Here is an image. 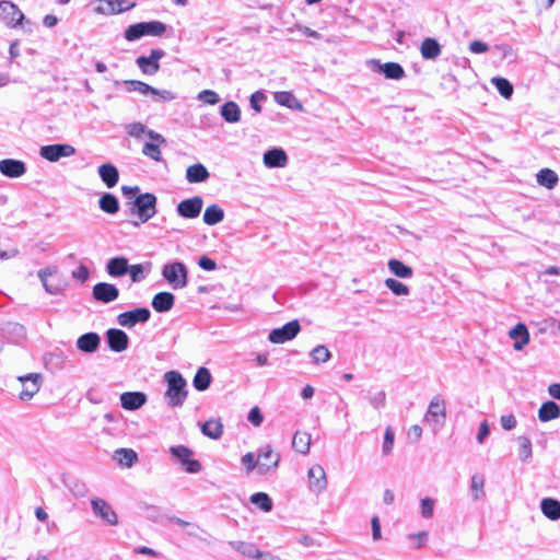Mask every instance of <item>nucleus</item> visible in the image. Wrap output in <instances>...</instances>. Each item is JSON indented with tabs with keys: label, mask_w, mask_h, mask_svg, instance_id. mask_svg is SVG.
<instances>
[{
	"label": "nucleus",
	"mask_w": 560,
	"mask_h": 560,
	"mask_svg": "<svg viewBox=\"0 0 560 560\" xmlns=\"http://www.w3.org/2000/svg\"><path fill=\"white\" fill-rule=\"evenodd\" d=\"M560 417V407L553 400L545 401L538 410V419L547 422Z\"/></svg>",
	"instance_id": "33"
},
{
	"label": "nucleus",
	"mask_w": 560,
	"mask_h": 560,
	"mask_svg": "<svg viewBox=\"0 0 560 560\" xmlns=\"http://www.w3.org/2000/svg\"><path fill=\"white\" fill-rule=\"evenodd\" d=\"M288 163V155L281 148H272L264 153V164L268 168L284 167Z\"/></svg>",
	"instance_id": "23"
},
{
	"label": "nucleus",
	"mask_w": 560,
	"mask_h": 560,
	"mask_svg": "<svg viewBox=\"0 0 560 560\" xmlns=\"http://www.w3.org/2000/svg\"><path fill=\"white\" fill-rule=\"evenodd\" d=\"M108 348L114 352H122L129 346L128 335L118 328H109L105 334Z\"/></svg>",
	"instance_id": "18"
},
{
	"label": "nucleus",
	"mask_w": 560,
	"mask_h": 560,
	"mask_svg": "<svg viewBox=\"0 0 560 560\" xmlns=\"http://www.w3.org/2000/svg\"><path fill=\"white\" fill-rule=\"evenodd\" d=\"M156 202L158 198L154 194H139L133 201L129 202V213L136 214L140 223H145L156 214Z\"/></svg>",
	"instance_id": "2"
},
{
	"label": "nucleus",
	"mask_w": 560,
	"mask_h": 560,
	"mask_svg": "<svg viewBox=\"0 0 560 560\" xmlns=\"http://www.w3.org/2000/svg\"><path fill=\"white\" fill-rule=\"evenodd\" d=\"M275 98L280 105L289 108H293L294 104H298V100L290 92L276 93Z\"/></svg>",
	"instance_id": "56"
},
{
	"label": "nucleus",
	"mask_w": 560,
	"mask_h": 560,
	"mask_svg": "<svg viewBox=\"0 0 560 560\" xmlns=\"http://www.w3.org/2000/svg\"><path fill=\"white\" fill-rule=\"evenodd\" d=\"M421 515L424 518H431L434 512V500L431 498H424L421 500Z\"/></svg>",
	"instance_id": "58"
},
{
	"label": "nucleus",
	"mask_w": 560,
	"mask_h": 560,
	"mask_svg": "<svg viewBox=\"0 0 560 560\" xmlns=\"http://www.w3.org/2000/svg\"><path fill=\"white\" fill-rule=\"evenodd\" d=\"M39 374H28L26 376L20 377V381L23 383L24 388L20 393V398L22 400H30L39 389Z\"/></svg>",
	"instance_id": "26"
},
{
	"label": "nucleus",
	"mask_w": 560,
	"mask_h": 560,
	"mask_svg": "<svg viewBox=\"0 0 560 560\" xmlns=\"http://www.w3.org/2000/svg\"><path fill=\"white\" fill-rule=\"evenodd\" d=\"M518 443L517 456L522 463L530 462L533 457V444L529 438L521 435L516 439Z\"/></svg>",
	"instance_id": "41"
},
{
	"label": "nucleus",
	"mask_w": 560,
	"mask_h": 560,
	"mask_svg": "<svg viewBox=\"0 0 560 560\" xmlns=\"http://www.w3.org/2000/svg\"><path fill=\"white\" fill-rule=\"evenodd\" d=\"M93 299L103 304L114 302L119 296V290L115 284L98 282L92 289Z\"/></svg>",
	"instance_id": "14"
},
{
	"label": "nucleus",
	"mask_w": 560,
	"mask_h": 560,
	"mask_svg": "<svg viewBox=\"0 0 560 560\" xmlns=\"http://www.w3.org/2000/svg\"><path fill=\"white\" fill-rule=\"evenodd\" d=\"M100 209L107 214H116L119 211V200L110 192H104L98 199Z\"/></svg>",
	"instance_id": "35"
},
{
	"label": "nucleus",
	"mask_w": 560,
	"mask_h": 560,
	"mask_svg": "<svg viewBox=\"0 0 560 560\" xmlns=\"http://www.w3.org/2000/svg\"><path fill=\"white\" fill-rule=\"evenodd\" d=\"M202 206V198L199 196H195L192 198H188L180 201L176 207V212L182 218L195 219L200 214Z\"/></svg>",
	"instance_id": "15"
},
{
	"label": "nucleus",
	"mask_w": 560,
	"mask_h": 560,
	"mask_svg": "<svg viewBox=\"0 0 560 560\" xmlns=\"http://www.w3.org/2000/svg\"><path fill=\"white\" fill-rule=\"evenodd\" d=\"M369 65L372 71L384 74L386 79L400 80L406 75L404 68L397 62L382 63L380 60L372 59Z\"/></svg>",
	"instance_id": "13"
},
{
	"label": "nucleus",
	"mask_w": 560,
	"mask_h": 560,
	"mask_svg": "<svg viewBox=\"0 0 560 560\" xmlns=\"http://www.w3.org/2000/svg\"><path fill=\"white\" fill-rule=\"evenodd\" d=\"M209 176L207 167L201 163H196L186 170V179L190 184L206 182Z\"/></svg>",
	"instance_id": "31"
},
{
	"label": "nucleus",
	"mask_w": 560,
	"mask_h": 560,
	"mask_svg": "<svg viewBox=\"0 0 560 560\" xmlns=\"http://www.w3.org/2000/svg\"><path fill=\"white\" fill-rule=\"evenodd\" d=\"M370 404L375 408L380 409L385 406L386 395L384 390H378L374 394H371L369 397Z\"/></svg>",
	"instance_id": "59"
},
{
	"label": "nucleus",
	"mask_w": 560,
	"mask_h": 560,
	"mask_svg": "<svg viewBox=\"0 0 560 560\" xmlns=\"http://www.w3.org/2000/svg\"><path fill=\"white\" fill-rule=\"evenodd\" d=\"M509 335L514 340L515 350H522L529 342V332L524 324H517L510 330Z\"/></svg>",
	"instance_id": "30"
},
{
	"label": "nucleus",
	"mask_w": 560,
	"mask_h": 560,
	"mask_svg": "<svg viewBox=\"0 0 560 560\" xmlns=\"http://www.w3.org/2000/svg\"><path fill=\"white\" fill-rule=\"evenodd\" d=\"M101 345V337L97 332H85L77 339V348L85 353L97 351Z\"/></svg>",
	"instance_id": "24"
},
{
	"label": "nucleus",
	"mask_w": 560,
	"mask_h": 560,
	"mask_svg": "<svg viewBox=\"0 0 560 560\" xmlns=\"http://www.w3.org/2000/svg\"><path fill=\"white\" fill-rule=\"evenodd\" d=\"M229 545L238 553L244 557L256 559L259 555V549L253 542L232 540L229 541Z\"/></svg>",
	"instance_id": "38"
},
{
	"label": "nucleus",
	"mask_w": 560,
	"mask_h": 560,
	"mask_svg": "<svg viewBox=\"0 0 560 560\" xmlns=\"http://www.w3.org/2000/svg\"><path fill=\"white\" fill-rule=\"evenodd\" d=\"M166 32V25L161 21L139 22L129 25L124 33L128 42H136L143 36H162Z\"/></svg>",
	"instance_id": "3"
},
{
	"label": "nucleus",
	"mask_w": 560,
	"mask_h": 560,
	"mask_svg": "<svg viewBox=\"0 0 560 560\" xmlns=\"http://www.w3.org/2000/svg\"><path fill=\"white\" fill-rule=\"evenodd\" d=\"M212 382V375L207 368H199L194 376L192 385L198 392L208 389Z\"/></svg>",
	"instance_id": "37"
},
{
	"label": "nucleus",
	"mask_w": 560,
	"mask_h": 560,
	"mask_svg": "<svg viewBox=\"0 0 560 560\" xmlns=\"http://www.w3.org/2000/svg\"><path fill=\"white\" fill-rule=\"evenodd\" d=\"M292 446L301 454H307L311 446V435L306 432H296L293 435Z\"/></svg>",
	"instance_id": "44"
},
{
	"label": "nucleus",
	"mask_w": 560,
	"mask_h": 560,
	"mask_svg": "<svg viewBox=\"0 0 560 560\" xmlns=\"http://www.w3.org/2000/svg\"><path fill=\"white\" fill-rule=\"evenodd\" d=\"M310 490L314 493H322L327 488V478L320 465H314L308 469Z\"/></svg>",
	"instance_id": "19"
},
{
	"label": "nucleus",
	"mask_w": 560,
	"mask_h": 560,
	"mask_svg": "<svg viewBox=\"0 0 560 560\" xmlns=\"http://www.w3.org/2000/svg\"><path fill=\"white\" fill-rule=\"evenodd\" d=\"M148 400L143 392H126L120 395V405L124 409L135 411L145 405Z\"/></svg>",
	"instance_id": "22"
},
{
	"label": "nucleus",
	"mask_w": 560,
	"mask_h": 560,
	"mask_svg": "<svg viewBox=\"0 0 560 560\" xmlns=\"http://www.w3.org/2000/svg\"><path fill=\"white\" fill-rule=\"evenodd\" d=\"M0 173L10 178H18L26 173V165L21 160L3 159L0 161Z\"/></svg>",
	"instance_id": "21"
},
{
	"label": "nucleus",
	"mask_w": 560,
	"mask_h": 560,
	"mask_svg": "<svg viewBox=\"0 0 560 560\" xmlns=\"http://www.w3.org/2000/svg\"><path fill=\"white\" fill-rule=\"evenodd\" d=\"M151 318V312L147 307H137L131 311L124 312L117 316V323L127 328H132L137 324H144Z\"/></svg>",
	"instance_id": "10"
},
{
	"label": "nucleus",
	"mask_w": 560,
	"mask_h": 560,
	"mask_svg": "<svg viewBox=\"0 0 560 560\" xmlns=\"http://www.w3.org/2000/svg\"><path fill=\"white\" fill-rule=\"evenodd\" d=\"M243 466L246 468L247 472L253 471L257 468V459H255V455L250 452L246 453L241 459Z\"/></svg>",
	"instance_id": "60"
},
{
	"label": "nucleus",
	"mask_w": 560,
	"mask_h": 560,
	"mask_svg": "<svg viewBox=\"0 0 560 560\" xmlns=\"http://www.w3.org/2000/svg\"><path fill=\"white\" fill-rule=\"evenodd\" d=\"M385 285L397 296L408 295L410 292L409 288L406 284L394 278H387L385 280Z\"/></svg>",
	"instance_id": "50"
},
{
	"label": "nucleus",
	"mask_w": 560,
	"mask_h": 560,
	"mask_svg": "<svg viewBox=\"0 0 560 560\" xmlns=\"http://www.w3.org/2000/svg\"><path fill=\"white\" fill-rule=\"evenodd\" d=\"M387 265H388L389 271L398 278L408 279L413 276L412 268L405 265L399 259L392 258L388 260Z\"/></svg>",
	"instance_id": "40"
},
{
	"label": "nucleus",
	"mask_w": 560,
	"mask_h": 560,
	"mask_svg": "<svg viewBox=\"0 0 560 560\" xmlns=\"http://www.w3.org/2000/svg\"><path fill=\"white\" fill-rule=\"evenodd\" d=\"M43 159L49 162H57L61 158H69L75 154V149L71 144L56 143L43 145L39 150Z\"/></svg>",
	"instance_id": "9"
},
{
	"label": "nucleus",
	"mask_w": 560,
	"mask_h": 560,
	"mask_svg": "<svg viewBox=\"0 0 560 560\" xmlns=\"http://www.w3.org/2000/svg\"><path fill=\"white\" fill-rule=\"evenodd\" d=\"M491 82L495 86L501 96H503L504 98H511L514 90L513 85L508 79L495 77L491 79Z\"/></svg>",
	"instance_id": "46"
},
{
	"label": "nucleus",
	"mask_w": 560,
	"mask_h": 560,
	"mask_svg": "<svg viewBox=\"0 0 560 560\" xmlns=\"http://www.w3.org/2000/svg\"><path fill=\"white\" fill-rule=\"evenodd\" d=\"M106 272L113 278L124 277L128 273V259L124 256H116L107 260Z\"/></svg>",
	"instance_id": "25"
},
{
	"label": "nucleus",
	"mask_w": 560,
	"mask_h": 560,
	"mask_svg": "<svg viewBox=\"0 0 560 560\" xmlns=\"http://www.w3.org/2000/svg\"><path fill=\"white\" fill-rule=\"evenodd\" d=\"M202 219L206 224L215 225L223 221L224 211L220 206L211 205L205 210Z\"/></svg>",
	"instance_id": "42"
},
{
	"label": "nucleus",
	"mask_w": 560,
	"mask_h": 560,
	"mask_svg": "<svg viewBox=\"0 0 560 560\" xmlns=\"http://www.w3.org/2000/svg\"><path fill=\"white\" fill-rule=\"evenodd\" d=\"M500 423L504 430L510 431L516 427L517 421L513 415H503L500 418Z\"/></svg>",
	"instance_id": "63"
},
{
	"label": "nucleus",
	"mask_w": 560,
	"mask_h": 560,
	"mask_svg": "<svg viewBox=\"0 0 560 560\" xmlns=\"http://www.w3.org/2000/svg\"><path fill=\"white\" fill-rule=\"evenodd\" d=\"M162 143H158L155 141L153 142H145L143 148H142V154L156 161V162H160L162 161V153H161V150H160V145Z\"/></svg>",
	"instance_id": "51"
},
{
	"label": "nucleus",
	"mask_w": 560,
	"mask_h": 560,
	"mask_svg": "<svg viewBox=\"0 0 560 560\" xmlns=\"http://www.w3.org/2000/svg\"><path fill=\"white\" fill-rule=\"evenodd\" d=\"M420 52L423 59L434 60L441 55L442 47L435 38L427 37L421 43Z\"/></svg>",
	"instance_id": "29"
},
{
	"label": "nucleus",
	"mask_w": 560,
	"mask_h": 560,
	"mask_svg": "<svg viewBox=\"0 0 560 560\" xmlns=\"http://www.w3.org/2000/svg\"><path fill=\"white\" fill-rule=\"evenodd\" d=\"M446 417L445 401L439 396H434L429 404L424 420L430 423L443 425Z\"/></svg>",
	"instance_id": "16"
},
{
	"label": "nucleus",
	"mask_w": 560,
	"mask_h": 560,
	"mask_svg": "<svg viewBox=\"0 0 560 560\" xmlns=\"http://www.w3.org/2000/svg\"><path fill=\"white\" fill-rule=\"evenodd\" d=\"M483 477L481 476H478V475H474L471 477V483H470V490H471V493H472V498L475 500H479L483 494Z\"/></svg>",
	"instance_id": "53"
},
{
	"label": "nucleus",
	"mask_w": 560,
	"mask_h": 560,
	"mask_svg": "<svg viewBox=\"0 0 560 560\" xmlns=\"http://www.w3.org/2000/svg\"><path fill=\"white\" fill-rule=\"evenodd\" d=\"M280 455L275 454L270 445H266L259 450L257 456V471L259 475H266L271 469L278 467Z\"/></svg>",
	"instance_id": "12"
},
{
	"label": "nucleus",
	"mask_w": 560,
	"mask_h": 560,
	"mask_svg": "<svg viewBox=\"0 0 560 560\" xmlns=\"http://www.w3.org/2000/svg\"><path fill=\"white\" fill-rule=\"evenodd\" d=\"M395 442V433L390 427H387L384 433V441L382 445V452L384 455H389L393 451Z\"/></svg>",
	"instance_id": "54"
},
{
	"label": "nucleus",
	"mask_w": 560,
	"mask_h": 560,
	"mask_svg": "<svg viewBox=\"0 0 560 560\" xmlns=\"http://www.w3.org/2000/svg\"><path fill=\"white\" fill-rule=\"evenodd\" d=\"M310 354L315 364L325 363L331 358V352L323 345L315 347Z\"/></svg>",
	"instance_id": "49"
},
{
	"label": "nucleus",
	"mask_w": 560,
	"mask_h": 560,
	"mask_svg": "<svg viewBox=\"0 0 560 560\" xmlns=\"http://www.w3.org/2000/svg\"><path fill=\"white\" fill-rule=\"evenodd\" d=\"M66 487L77 498H84L89 493V488L82 480L70 478L65 481Z\"/></svg>",
	"instance_id": "45"
},
{
	"label": "nucleus",
	"mask_w": 560,
	"mask_h": 560,
	"mask_svg": "<svg viewBox=\"0 0 560 560\" xmlns=\"http://www.w3.org/2000/svg\"><path fill=\"white\" fill-rule=\"evenodd\" d=\"M114 459L121 466L131 467L137 462L138 455L131 448H118L115 451Z\"/></svg>",
	"instance_id": "43"
},
{
	"label": "nucleus",
	"mask_w": 560,
	"mask_h": 560,
	"mask_svg": "<svg viewBox=\"0 0 560 560\" xmlns=\"http://www.w3.org/2000/svg\"><path fill=\"white\" fill-rule=\"evenodd\" d=\"M91 506L95 516L102 518L109 525H117V514L105 500L100 498L92 499Z\"/></svg>",
	"instance_id": "17"
},
{
	"label": "nucleus",
	"mask_w": 560,
	"mask_h": 560,
	"mask_svg": "<svg viewBox=\"0 0 560 560\" xmlns=\"http://www.w3.org/2000/svg\"><path fill=\"white\" fill-rule=\"evenodd\" d=\"M266 98L265 94L260 91H257L250 95L249 103L250 107L256 112H261V106L259 105V102L264 101Z\"/></svg>",
	"instance_id": "62"
},
{
	"label": "nucleus",
	"mask_w": 560,
	"mask_h": 560,
	"mask_svg": "<svg viewBox=\"0 0 560 560\" xmlns=\"http://www.w3.org/2000/svg\"><path fill=\"white\" fill-rule=\"evenodd\" d=\"M182 466L184 470L189 474H197L202 468L200 462L192 458L187 459Z\"/></svg>",
	"instance_id": "61"
},
{
	"label": "nucleus",
	"mask_w": 560,
	"mask_h": 560,
	"mask_svg": "<svg viewBox=\"0 0 560 560\" xmlns=\"http://www.w3.org/2000/svg\"><path fill=\"white\" fill-rule=\"evenodd\" d=\"M90 271L86 266L80 265L75 270L72 271V277L81 282H85L89 279Z\"/></svg>",
	"instance_id": "64"
},
{
	"label": "nucleus",
	"mask_w": 560,
	"mask_h": 560,
	"mask_svg": "<svg viewBox=\"0 0 560 560\" xmlns=\"http://www.w3.org/2000/svg\"><path fill=\"white\" fill-rule=\"evenodd\" d=\"M250 502L264 512H270L272 510V500L265 492H256L252 494Z\"/></svg>",
	"instance_id": "47"
},
{
	"label": "nucleus",
	"mask_w": 560,
	"mask_h": 560,
	"mask_svg": "<svg viewBox=\"0 0 560 560\" xmlns=\"http://www.w3.org/2000/svg\"><path fill=\"white\" fill-rule=\"evenodd\" d=\"M97 172L102 182L106 185L107 188H113L117 185L119 180V172L114 164H102L98 166Z\"/></svg>",
	"instance_id": "28"
},
{
	"label": "nucleus",
	"mask_w": 560,
	"mask_h": 560,
	"mask_svg": "<svg viewBox=\"0 0 560 560\" xmlns=\"http://www.w3.org/2000/svg\"><path fill=\"white\" fill-rule=\"evenodd\" d=\"M59 269L57 266H48L38 270V278L40 279L45 291L49 294L57 295L65 289V284L58 280L55 281V277L58 275Z\"/></svg>",
	"instance_id": "7"
},
{
	"label": "nucleus",
	"mask_w": 560,
	"mask_h": 560,
	"mask_svg": "<svg viewBox=\"0 0 560 560\" xmlns=\"http://www.w3.org/2000/svg\"><path fill=\"white\" fill-rule=\"evenodd\" d=\"M175 303V296L173 293L163 291L156 293L151 302L152 307L158 313H166L171 311Z\"/></svg>",
	"instance_id": "27"
},
{
	"label": "nucleus",
	"mask_w": 560,
	"mask_h": 560,
	"mask_svg": "<svg viewBox=\"0 0 560 560\" xmlns=\"http://www.w3.org/2000/svg\"><path fill=\"white\" fill-rule=\"evenodd\" d=\"M0 21L10 28H16L23 24L25 15L12 1L1 0Z\"/></svg>",
	"instance_id": "6"
},
{
	"label": "nucleus",
	"mask_w": 560,
	"mask_h": 560,
	"mask_svg": "<svg viewBox=\"0 0 560 560\" xmlns=\"http://www.w3.org/2000/svg\"><path fill=\"white\" fill-rule=\"evenodd\" d=\"M300 330V323L294 319L284 324L282 327L272 329L269 332L268 339L272 343H283L295 338Z\"/></svg>",
	"instance_id": "11"
},
{
	"label": "nucleus",
	"mask_w": 560,
	"mask_h": 560,
	"mask_svg": "<svg viewBox=\"0 0 560 560\" xmlns=\"http://www.w3.org/2000/svg\"><path fill=\"white\" fill-rule=\"evenodd\" d=\"M162 276L174 290L183 289L188 283V269L182 261L164 265Z\"/></svg>",
	"instance_id": "4"
},
{
	"label": "nucleus",
	"mask_w": 560,
	"mask_h": 560,
	"mask_svg": "<svg viewBox=\"0 0 560 560\" xmlns=\"http://www.w3.org/2000/svg\"><path fill=\"white\" fill-rule=\"evenodd\" d=\"M165 56V51L160 48L151 49L149 56H139L136 63L142 73L153 75L160 70V59Z\"/></svg>",
	"instance_id": "8"
},
{
	"label": "nucleus",
	"mask_w": 560,
	"mask_h": 560,
	"mask_svg": "<svg viewBox=\"0 0 560 560\" xmlns=\"http://www.w3.org/2000/svg\"><path fill=\"white\" fill-rule=\"evenodd\" d=\"M542 514L551 521L560 518V501L552 498H545L540 501Z\"/></svg>",
	"instance_id": "34"
},
{
	"label": "nucleus",
	"mask_w": 560,
	"mask_h": 560,
	"mask_svg": "<svg viewBox=\"0 0 560 560\" xmlns=\"http://www.w3.org/2000/svg\"><path fill=\"white\" fill-rule=\"evenodd\" d=\"M167 383L165 398L171 407H182L187 398V382L177 371H168L164 374Z\"/></svg>",
	"instance_id": "1"
},
{
	"label": "nucleus",
	"mask_w": 560,
	"mask_h": 560,
	"mask_svg": "<svg viewBox=\"0 0 560 560\" xmlns=\"http://www.w3.org/2000/svg\"><path fill=\"white\" fill-rule=\"evenodd\" d=\"M170 453L174 458L180 462L182 465L192 455V451L185 445L172 446Z\"/></svg>",
	"instance_id": "52"
},
{
	"label": "nucleus",
	"mask_w": 560,
	"mask_h": 560,
	"mask_svg": "<svg viewBox=\"0 0 560 560\" xmlns=\"http://www.w3.org/2000/svg\"><path fill=\"white\" fill-rule=\"evenodd\" d=\"M200 429L203 435L212 440H219L223 434V424L220 419H210L203 422Z\"/></svg>",
	"instance_id": "36"
},
{
	"label": "nucleus",
	"mask_w": 560,
	"mask_h": 560,
	"mask_svg": "<svg viewBox=\"0 0 560 560\" xmlns=\"http://www.w3.org/2000/svg\"><path fill=\"white\" fill-rule=\"evenodd\" d=\"M128 273L132 282H140L144 279V266L142 264L129 265Z\"/></svg>",
	"instance_id": "57"
},
{
	"label": "nucleus",
	"mask_w": 560,
	"mask_h": 560,
	"mask_svg": "<svg viewBox=\"0 0 560 560\" xmlns=\"http://www.w3.org/2000/svg\"><path fill=\"white\" fill-rule=\"evenodd\" d=\"M100 4L95 8L97 13L102 14H118L122 13L118 0H98Z\"/></svg>",
	"instance_id": "48"
},
{
	"label": "nucleus",
	"mask_w": 560,
	"mask_h": 560,
	"mask_svg": "<svg viewBox=\"0 0 560 560\" xmlns=\"http://www.w3.org/2000/svg\"><path fill=\"white\" fill-rule=\"evenodd\" d=\"M126 131L130 137L140 139L147 135L152 141L158 143H166V139L159 132L148 129L142 122H132L126 126Z\"/></svg>",
	"instance_id": "20"
},
{
	"label": "nucleus",
	"mask_w": 560,
	"mask_h": 560,
	"mask_svg": "<svg viewBox=\"0 0 560 560\" xmlns=\"http://www.w3.org/2000/svg\"><path fill=\"white\" fill-rule=\"evenodd\" d=\"M125 85L130 92H139L143 95H150L155 102H171L176 98V94L168 90H158L148 83L138 80H127Z\"/></svg>",
	"instance_id": "5"
},
{
	"label": "nucleus",
	"mask_w": 560,
	"mask_h": 560,
	"mask_svg": "<svg viewBox=\"0 0 560 560\" xmlns=\"http://www.w3.org/2000/svg\"><path fill=\"white\" fill-rule=\"evenodd\" d=\"M220 115L226 122L236 124L241 120V108L235 102L229 101L221 106Z\"/></svg>",
	"instance_id": "32"
},
{
	"label": "nucleus",
	"mask_w": 560,
	"mask_h": 560,
	"mask_svg": "<svg viewBox=\"0 0 560 560\" xmlns=\"http://www.w3.org/2000/svg\"><path fill=\"white\" fill-rule=\"evenodd\" d=\"M536 180L540 186L546 187L547 189H552L557 186L559 177L551 168H541L536 174Z\"/></svg>",
	"instance_id": "39"
},
{
	"label": "nucleus",
	"mask_w": 560,
	"mask_h": 560,
	"mask_svg": "<svg viewBox=\"0 0 560 560\" xmlns=\"http://www.w3.org/2000/svg\"><path fill=\"white\" fill-rule=\"evenodd\" d=\"M197 100L209 105H214L220 101V97L218 93L212 90H202L198 93Z\"/></svg>",
	"instance_id": "55"
}]
</instances>
